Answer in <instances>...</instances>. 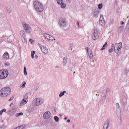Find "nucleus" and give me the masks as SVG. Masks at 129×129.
Segmentation results:
<instances>
[{
	"label": "nucleus",
	"mask_w": 129,
	"mask_h": 129,
	"mask_svg": "<svg viewBox=\"0 0 129 129\" xmlns=\"http://www.w3.org/2000/svg\"><path fill=\"white\" fill-rule=\"evenodd\" d=\"M112 48H114L115 53L119 56L121 52V48H122V43L121 42L116 43L115 44H112L111 46Z\"/></svg>",
	"instance_id": "obj_1"
},
{
	"label": "nucleus",
	"mask_w": 129,
	"mask_h": 129,
	"mask_svg": "<svg viewBox=\"0 0 129 129\" xmlns=\"http://www.w3.org/2000/svg\"><path fill=\"white\" fill-rule=\"evenodd\" d=\"M11 88L10 87H6L3 88L0 91V96L1 97H7L11 94Z\"/></svg>",
	"instance_id": "obj_2"
},
{
	"label": "nucleus",
	"mask_w": 129,
	"mask_h": 129,
	"mask_svg": "<svg viewBox=\"0 0 129 129\" xmlns=\"http://www.w3.org/2000/svg\"><path fill=\"white\" fill-rule=\"evenodd\" d=\"M34 7L35 10L39 13H42L44 11V8H43V5L40 2L38 1H34L33 3Z\"/></svg>",
	"instance_id": "obj_3"
},
{
	"label": "nucleus",
	"mask_w": 129,
	"mask_h": 129,
	"mask_svg": "<svg viewBox=\"0 0 129 129\" xmlns=\"http://www.w3.org/2000/svg\"><path fill=\"white\" fill-rule=\"evenodd\" d=\"M44 102V99L41 98H35L32 102V104L34 106H39V105H42Z\"/></svg>",
	"instance_id": "obj_4"
},
{
	"label": "nucleus",
	"mask_w": 129,
	"mask_h": 129,
	"mask_svg": "<svg viewBox=\"0 0 129 129\" xmlns=\"http://www.w3.org/2000/svg\"><path fill=\"white\" fill-rule=\"evenodd\" d=\"M58 25L61 28H65L68 25V22L66 20V18H60L59 20Z\"/></svg>",
	"instance_id": "obj_5"
},
{
	"label": "nucleus",
	"mask_w": 129,
	"mask_h": 129,
	"mask_svg": "<svg viewBox=\"0 0 129 129\" xmlns=\"http://www.w3.org/2000/svg\"><path fill=\"white\" fill-rule=\"evenodd\" d=\"M99 30L97 28H94V31L92 34V38L93 40H94V41H96V40H97L98 38H99Z\"/></svg>",
	"instance_id": "obj_6"
},
{
	"label": "nucleus",
	"mask_w": 129,
	"mask_h": 129,
	"mask_svg": "<svg viewBox=\"0 0 129 129\" xmlns=\"http://www.w3.org/2000/svg\"><path fill=\"white\" fill-rule=\"evenodd\" d=\"M9 76L7 70H0V79H5Z\"/></svg>",
	"instance_id": "obj_7"
},
{
	"label": "nucleus",
	"mask_w": 129,
	"mask_h": 129,
	"mask_svg": "<svg viewBox=\"0 0 129 129\" xmlns=\"http://www.w3.org/2000/svg\"><path fill=\"white\" fill-rule=\"evenodd\" d=\"M22 25L26 33H28V34H31V33H32V29L31 28V27H30V25H29V24L24 22L23 23Z\"/></svg>",
	"instance_id": "obj_8"
},
{
	"label": "nucleus",
	"mask_w": 129,
	"mask_h": 129,
	"mask_svg": "<svg viewBox=\"0 0 129 129\" xmlns=\"http://www.w3.org/2000/svg\"><path fill=\"white\" fill-rule=\"evenodd\" d=\"M116 111L117 116H121V109L120 108V106L119 103H116Z\"/></svg>",
	"instance_id": "obj_9"
},
{
	"label": "nucleus",
	"mask_w": 129,
	"mask_h": 129,
	"mask_svg": "<svg viewBox=\"0 0 129 129\" xmlns=\"http://www.w3.org/2000/svg\"><path fill=\"white\" fill-rule=\"evenodd\" d=\"M99 24L102 27H103L104 26H105V20H104V18H103V15H100Z\"/></svg>",
	"instance_id": "obj_10"
},
{
	"label": "nucleus",
	"mask_w": 129,
	"mask_h": 129,
	"mask_svg": "<svg viewBox=\"0 0 129 129\" xmlns=\"http://www.w3.org/2000/svg\"><path fill=\"white\" fill-rule=\"evenodd\" d=\"M51 116V112L50 111L45 112L43 114V118L45 119H48V118H50V116Z\"/></svg>",
	"instance_id": "obj_11"
},
{
	"label": "nucleus",
	"mask_w": 129,
	"mask_h": 129,
	"mask_svg": "<svg viewBox=\"0 0 129 129\" xmlns=\"http://www.w3.org/2000/svg\"><path fill=\"white\" fill-rule=\"evenodd\" d=\"M127 101V96H125L122 99H121L120 102L123 104V105H126Z\"/></svg>",
	"instance_id": "obj_12"
},
{
	"label": "nucleus",
	"mask_w": 129,
	"mask_h": 129,
	"mask_svg": "<svg viewBox=\"0 0 129 129\" xmlns=\"http://www.w3.org/2000/svg\"><path fill=\"white\" fill-rule=\"evenodd\" d=\"M86 50L88 54H89L90 59H92V58H93V53H92V51L91 50H88V47L86 48Z\"/></svg>",
	"instance_id": "obj_13"
},
{
	"label": "nucleus",
	"mask_w": 129,
	"mask_h": 129,
	"mask_svg": "<svg viewBox=\"0 0 129 129\" xmlns=\"http://www.w3.org/2000/svg\"><path fill=\"white\" fill-rule=\"evenodd\" d=\"M108 126H109V120H107L103 127V129H108Z\"/></svg>",
	"instance_id": "obj_14"
},
{
	"label": "nucleus",
	"mask_w": 129,
	"mask_h": 129,
	"mask_svg": "<svg viewBox=\"0 0 129 129\" xmlns=\"http://www.w3.org/2000/svg\"><path fill=\"white\" fill-rule=\"evenodd\" d=\"M93 15L95 18H97L99 16V10L98 9H96L93 12Z\"/></svg>",
	"instance_id": "obj_15"
},
{
	"label": "nucleus",
	"mask_w": 129,
	"mask_h": 129,
	"mask_svg": "<svg viewBox=\"0 0 129 129\" xmlns=\"http://www.w3.org/2000/svg\"><path fill=\"white\" fill-rule=\"evenodd\" d=\"M3 57L4 59H5V60H8V59L10 58V55L9 54V53H8V52H6L4 54Z\"/></svg>",
	"instance_id": "obj_16"
},
{
	"label": "nucleus",
	"mask_w": 129,
	"mask_h": 129,
	"mask_svg": "<svg viewBox=\"0 0 129 129\" xmlns=\"http://www.w3.org/2000/svg\"><path fill=\"white\" fill-rule=\"evenodd\" d=\"M41 50L44 54H48V49H47V47L43 46V48L41 49Z\"/></svg>",
	"instance_id": "obj_17"
},
{
	"label": "nucleus",
	"mask_w": 129,
	"mask_h": 129,
	"mask_svg": "<svg viewBox=\"0 0 129 129\" xmlns=\"http://www.w3.org/2000/svg\"><path fill=\"white\" fill-rule=\"evenodd\" d=\"M101 98V100L103 101V100H105V97H106V91H104L103 93H102Z\"/></svg>",
	"instance_id": "obj_18"
},
{
	"label": "nucleus",
	"mask_w": 129,
	"mask_h": 129,
	"mask_svg": "<svg viewBox=\"0 0 129 129\" xmlns=\"http://www.w3.org/2000/svg\"><path fill=\"white\" fill-rule=\"evenodd\" d=\"M124 28V26H120L118 29V34H121L122 32H123V28Z\"/></svg>",
	"instance_id": "obj_19"
},
{
	"label": "nucleus",
	"mask_w": 129,
	"mask_h": 129,
	"mask_svg": "<svg viewBox=\"0 0 129 129\" xmlns=\"http://www.w3.org/2000/svg\"><path fill=\"white\" fill-rule=\"evenodd\" d=\"M28 101L23 99L20 102V106H23V105H25V104H27Z\"/></svg>",
	"instance_id": "obj_20"
},
{
	"label": "nucleus",
	"mask_w": 129,
	"mask_h": 129,
	"mask_svg": "<svg viewBox=\"0 0 129 129\" xmlns=\"http://www.w3.org/2000/svg\"><path fill=\"white\" fill-rule=\"evenodd\" d=\"M67 61H68V58L67 57L64 56L63 59V64L64 66H66V65H67Z\"/></svg>",
	"instance_id": "obj_21"
},
{
	"label": "nucleus",
	"mask_w": 129,
	"mask_h": 129,
	"mask_svg": "<svg viewBox=\"0 0 129 129\" xmlns=\"http://www.w3.org/2000/svg\"><path fill=\"white\" fill-rule=\"evenodd\" d=\"M39 89V83L36 82L34 85V90L37 91Z\"/></svg>",
	"instance_id": "obj_22"
},
{
	"label": "nucleus",
	"mask_w": 129,
	"mask_h": 129,
	"mask_svg": "<svg viewBox=\"0 0 129 129\" xmlns=\"http://www.w3.org/2000/svg\"><path fill=\"white\" fill-rule=\"evenodd\" d=\"M20 34L21 36L22 37H26V34L25 33V31L23 30H21L20 32Z\"/></svg>",
	"instance_id": "obj_23"
},
{
	"label": "nucleus",
	"mask_w": 129,
	"mask_h": 129,
	"mask_svg": "<svg viewBox=\"0 0 129 129\" xmlns=\"http://www.w3.org/2000/svg\"><path fill=\"white\" fill-rule=\"evenodd\" d=\"M28 95H29V94L27 93L24 95V97L23 98V99L25 100L27 102L29 101V98H28Z\"/></svg>",
	"instance_id": "obj_24"
},
{
	"label": "nucleus",
	"mask_w": 129,
	"mask_h": 129,
	"mask_svg": "<svg viewBox=\"0 0 129 129\" xmlns=\"http://www.w3.org/2000/svg\"><path fill=\"white\" fill-rule=\"evenodd\" d=\"M22 40L24 44H27V38H26V36L22 37Z\"/></svg>",
	"instance_id": "obj_25"
},
{
	"label": "nucleus",
	"mask_w": 129,
	"mask_h": 129,
	"mask_svg": "<svg viewBox=\"0 0 129 129\" xmlns=\"http://www.w3.org/2000/svg\"><path fill=\"white\" fill-rule=\"evenodd\" d=\"M66 91H63V92H60L59 94V97H62V96H64V95L65 94V93H66Z\"/></svg>",
	"instance_id": "obj_26"
},
{
	"label": "nucleus",
	"mask_w": 129,
	"mask_h": 129,
	"mask_svg": "<svg viewBox=\"0 0 129 129\" xmlns=\"http://www.w3.org/2000/svg\"><path fill=\"white\" fill-rule=\"evenodd\" d=\"M60 5L61 9H65V8H66V4L63 2H62Z\"/></svg>",
	"instance_id": "obj_27"
},
{
	"label": "nucleus",
	"mask_w": 129,
	"mask_h": 129,
	"mask_svg": "<svg viewBox=\"0 0 129 129\" xmlns=\"http://www.w3.org/2000/svg\"><path fill=\"white\" fill-rule=\"evenodd\" d=\"M45 38H46V39H47V40H49L50 39V36L51 35H49L48 34L45 33L44 35Z\"/></svg>",
	"instance_id": "obj_28"
},
{
	"label": "nucleus",
	"mask_w": 129,
	"mask_h": 129,
	"mask_svg": "<svg viewBox=\"0 0 129 129\" xmlns=\"http://www.w3.org/2000/svg\"><path fill=\"white\" fill-rule=\"evenodd\" d=\"M23 128H25V125H20L19 126L14 128V129H23Z\"/></svg>",
	"instance_id": "obj_29"
},
{
	"label": "nucleus",
	"mask_w": 129,
	"mask_h": 129,
	"mask_svg": "<svg viewBox=\"0 0 129 129\" xmlns=\"http://www.w3.org/2000/svg\"><path fill=\"white\" fill-rule=\"evenodd\" d=\"M24 114V113L20 112V113H17L16 114V117H19V116H21V115H23Z\"/></svg>",
	"instance_id": "obj_30"
},
{
	"label": "nucleus",
	"mask_w": 129,
	"mask_h": 129,
	"mask_svg": "<svg viewBox=\"0 0 129 129\" xmlns=\"http://www.w3.org/2000/svg\"><path fill=\"white\" fill-rule=\"evenodd\" d=\"M36 53V51H31V57L32 58V59H34V58H35V54Z\"/></svg>",
	"instance_id": "obj_31"
},
{
	"label": "nucleus",
	"mask_w": 129,
	"mask_h": 129,
	"mask_svg": "<svg viewBox=\"0 0 129 129\" xmlns=\"http://www.w3.org/2000/svg\"><path fill=\"white\" fill-rule=\"evenodd\" d=\"M26 84H27V83L26 82H22V85L20 86L22 88H25V87L26 86Z\"/></svg>",
	"instance_id": "obj_32"
},
{
	"label": "nucleus",
	"mask_w": 129,
	"mask_h": 129,
	"mask_svg": "<svg viewBox=\"0 0 129 129\" xmlns=\"http://www.w3.org/2000/svg\"><path fill=\"white\" fill-rule=\"evenodd\" d=\"M6 10H7V13H8V14H11V13H12L11 8H10L9 7H6Z\"/></svg>",
	"instance_id": "obj_33"
},
{
	"label": "nucleus",
	"mask_w": 129,
	"mask_h": 129,
	"mask_svg": "<svg viewBox=\"0 0 129 129\" xmlns=\"http://www.w3.org/2000/svg\"><path fill=\"white\" fill-rule=\"evenodd\" d=\"M54 119L56 122H58V121H59V117L57 116H55L54 117Z\"/></svg>",
	"instance_id": "obj_34"
},
{
	"label": "nucleus",
	"mask_w": 129,
	"mask_h": 129,
	"mask_svg": "<svg viewBox=\"0 0 129 129\" xmlns=\"http://www.w3.org/2000/svg\"><path fill=\"white\" fill-rule=\"evenodd\" d=\"M24 75L25 76L28 75V73H27V68H26V67H24Z\"/></svg>",
	"instance_id": "obj_35"
},
{
	"label": "nucleus",
	"mask_w": 129,
	"mask_h": 129,
	"mask_svg": "<svg viewBox=\"0 0 129 129\" xmlns=\"http://www.w3.org/2000/svg\"><path fill=\"white\" fill-rule=\"evenodd\" d=\"M103 7V5L102 4H100L98 5V8L99 10H101Z\"/></svg>",
	"instance_id": "obj_36"
},
{
	"label": "nucleus",
	"mask_w": 129,
	"mask_h": 129,
	"mask_svg": "<svg viewBox=\"0 0 129 129\" xmlns=\"http://www.w3.org/2000/svg\"><path fill=\"white\" fill-rule=\"evenodd\" d=\"M125 30H127V31L128 32V30H129V20L128 21L127 25L126 26Z\"/></svg>",
	"instance_id": "obj_37"
},
{
	"label": "nucleus",
	"mask_w": 129,
	"mask_h": 129,
	"mask_svg": "<svg viewBox=\"0 0 129 129\" xmlns=\"http://www.w3.org/2000/svg\"><path fill=\"white\" fill-rule=\"evenodd\" d=\"M113 51H114V48L112 47L111 48H110V49H109V53H112V52H113Z\"/></svg>",
	"instance_id": "obj_38"
},
{
	"label": "nucleus",
	"mask_w": 129,
	"mask_h": 129,
	"mask_svg": "<svg viewBox=\"0 0 129 129\" xmlns=\"http://www.w3.org/2000/svg\"><path fill=\"white\" fill-rule=\"evenodd\" d=\"M57 3L58 5H60L63 3V0H57Z\"/></svg>",
	"instance_id": "obj_39"
},
{
	"label": "nucleus",
	"mask_w": 129,
	"mask_h": 129,
	"mask_svg": "<svg viewBox=\"0 0 129 129\" xmlns=\"http://www.w3.org/2000/svg\"><path fill=\"white\" fill-rule=\"evenodd\" d=\"M49 40H51V41H53V40H55V38H54L53 36H51L50 35V36L49 37Z\"/></svg>",
	"instance_id": "obj_40"
},
{
	"label": "nucleus",
	"mask_w": 129,
	"mask_h": 129,
	"mask_svg": "<svg viewBox=\"0 0 129 129\" xmlns=\"http://www.w3.org/2000/svg\"><path fill=\"white\" fill-rule=\"evenodd\" d=\"M72 47H73V43L70 44V49H71V51H72Z\"/></svg>",
	"instance_id": "obj_41"
},
{
	"label": "nucleus",
	"mask_w": 129,
	"mask_h": 129,
	"mask_svg": "<svg viewBox=\"0 0 129 129\" xmlns=\"http://www.w3.org/2000/svg\"><path fill=\"white\" fill-rule=\"evenodd\" d=\"M38 45L40 50L43 48V47H44V46H43V45H42V44H41L40 43H38Z\"/></svg>",
	"instance_id": "obj_42"
},
{
	"label": "nucleus",
	"mask_w": 129,
	"mask_h": 129,
	"mask_svg": "<svg viewBox=\"0 0 129 129\" xmlns=\"http://www.w3.org/2000/svg\"><path fill=\"white\" fill-rule=\"evenodd\" d=\"M12 112L11 110H9V111L8 112L9 114H10V115H14V113H11Z\"/></svg>",
	"instance_id": "obj_43"
},
{
	"label": "nucleus",
	"mask_w": 129,
	"mask_h": 129,
	"mask_svg": "<svg viewBox=\"0 0 129 129\" xmlns=\"http://www.w3.org/2000/svg\"><path fill=\"white\" fill-rule=\"evenodd\" d=\"M105 46H106V45H105V44H104V45H103L102 48L101 49V51H102V50H104V49H105Z\"/></svg>",
	"instance_id": "obj_44"
},
{
	"label": "nucleus",
	"mask_w": 129,
	"mask_h": 129,
	"mask_svg": "<svg viewBox=\"0 0 129 129\" xmlns=\"http://www.w3.org/2000/svg\"><path fill=\"white\" fill-rule=\"evenodd\" d=\"M1 111H2V113H4V112H6V111H7V109L6 108L3 109L1 110Z\"/></svg>",
	"instance_id": "obj_45"
},
{
	"label": "nucleus",
	"mask_w": 129,
	"mask_h": 129,
	"mask_svg": "<svg viewBox=\"0 0 129 129\" xmlns=\"http://www.w3.org/2000/svg\"><path fill=\"white\" fill-rule=\"evenodd\" d=\"M29 42H30V43L31 44H33V43H34V40L32 39H29Z\"/></svg>",
	"instance_id": "obj_46"
},
{
	"label": "nucleus",
	"mask_w": 129,
	"mask_h": 129,
	"mask_svg": "<svg viewBox=\"0 0 129 129\" xmlns=\"http://www.w3.org/2000/svg\"><path fill=\"white\" fill-rule=\"evenodd\" d=\"M14 99V97H11L9 99V101H12Z\"/></svg>",
	"instance_id": "obj_47"
},
{
	"label": "nucleus",
	"mask_w": 129,
	"mask_h": 129,
	"mask_svg": "<svg viewBox=\"0 0 129 129\" xmlns=\"http://www.w3.org/2000/svg\"><path fill=\"white\" fill-rule=\"evenodd\" d=\"M67 3H68L69 4H70L71 3V0H66Z\"/></svg>",
	"instance_id": "obj_48"
},
{
	"label": "nucleus",
	"mask_w": 129,
	"mask_h": 129,
	"mask_svg": "<svg viewBox=\"0 0 129 129\" xmlns=\"http://www.w3.org/2000/svg\"><path fill=\"white\" fill-rule=\"evenodd\" d=\"M55 68H56V69H60V67H59V66H55Z\"/></svg>",
	"instance_id": "obj_49"
},
{
	"label": "nucleus",
	"mask_w": 129,
	"mask_h": 129,
	"mask_svg": "<svg viewBox=\"0 0 129 129\" xmlns=\"http://www.w3.org/2000/svg\"><path fill=\"white\" fill-rule=\"evenodd\" d=\"M0 115H3V112L2 110L0 111Z\"/></svg>",
	"instance_id": "obj_50"
},
{
	"label": "nucleus",
	"mask_w": 129,
	"mask_h": 129,
	"mask_svg": "<svg viewBox=\"0 0 129 129\" xmlns=\"http://www.w3.org/2000/svg\"><path fill=\"white\" fill-rule=\"evenodd\" d=\"M70 121H71V120L70 119H68L67 120V122H70Z\"/></svg>",
	"instance_id": "obj_51"
},
{
	"label": "nucleus",
	"mask_w": 129,
	"mask_h": 129,
	"mask_svg": "<svg viewBox=\"0 0 129 129\" xmlns=\"http://www.w3.org/2000/svg\"><path fill=\"white\" fill-rule=\"evenodd\" d=\"M114 22V21L113 20H112L111 21V24H113Z\"/></svg>",
	"instance_id": "obj_52"
},
{
	"label": "nucleus",
	"mask_w": 129,
	"mask_h": 129,
	"mask_svg": "<svg viewBox=\"0 0 129 129\" xmlns=\"http://www.w3.org/2000/svg\"><path fill=\"white\" fill-rule=\"evenodd\" d=\"M77 25L78 27L79 28V22H77Z\"/></svg>",
	"instance_id": "obj_53"
},
{
	"label": "nucleus",
	"mask_w": 129,
	"mask_h": 129,
	"mask_svg": "<svg viewBox=\"0 0 129 129\" xmlns=\"http://www.w3.org/2000/svg\"><path fill=\"white\" fill-rule=\"evenodd\" d=\"M5 127L6 126L3 125L2 127H0V129L3 128V127L5 128Z\"/></svg>",
	"instance_id": "obj_54"
},
{
	"label": "nucleus",
	"mask_w": 129,
	"mask_h": 129,
	"mask_svg": "<svg viewBox=\"0 0 129 129\" xmlns=\"http://www.w3.org/2000/svg\"><path fill=\"white\" fill-rule=\"evenodd\" d=\"M35 58H36V59H38V55H35Z\"/></svg>",
	"instance_id": "obj_55"
},
{
	"label": "nucleus",
	"mask_w": 129,
	"mask_h": 129,
	"mask_svg": "<svg viewBox=\"0 0 129 129\" xmlns=\"http://www.w3.org/2000/svg\"><path fill=\"white\" fill-rule=\"evenodd\" d=\"M121 25H124V22H123V21L121 22Z\"/></svg>",
	"instance_id": "obj_56"
},
{
	"label": "nucleus",
	"mask_w": 129,
	"mask_h": 129,
	"mask_svg": "<svg viewBox=\"0 0 129 129\" xmlns=\"http://www.w3.org/2000/svg\"><path fill=\"white\" fill-rule=\"evenodd\" d=\"M104 45L106 46V45H107V42H106L105 43Z\"/></svg>",
	"instance_id": "obj_57"
},
{
	"label": "nucleus",
	"mask_w": 129,
	"mask_h": 129,
	"mask_svg": "<svg viewBox=\"0 0 129 129\" xmlns=\"http://www.w3.org/2000/svg\"><path fill=\"white\" fill-rule=\"evenodd\" d=\"M64 119H67V117H64Z\"/></svg>",
	"instance_id": "obj_58"
},
{
	"label": "nucleus",
	"mask_w": 129,
	"mask_h": 129,
	"mask_svg": "<svg viewBox=\"0 0 129 129\" xmlns=\"http://www.w3.org/2000/svg\"><path fill=\"white\" fill-rule=\"evenodd\" d=\"M72 67H73V66H74L73 64H72Z\"/></svg>",
	"instance_id": "obj_59"
},
{
	"label": "nucleus",
	"mask_w": 129,
	"mask_h": 129,
	"mask_svg": "<svg viewBox=\"0 0 129 129\" xmlns=\"http://www.w3.org/2000/svg\"><path fill=\"white\" fill-rule=\"evenodd\" d=\"M73 74H75V72H74L73 73Z\"/></svg>",
	"instance_id": "obj_60"
},
{
	"label": "nucleus",
	"mask_w": 129,
	"mask_h": 129,
	"mask_svg": "<svg viewBox=\"0 0 129 129\" xmlns=\"http://www.w3.org/2000/svg\"><path fill=\"white\" fill-rule=\"evenodd\" d=\"M123 2H125V0H123Z\"/></svg>",
	"instance_id": "obj_61"
},
{
	"label": "nucleus",
	"mask_w": 129,
	"mask_h": 129,
	"mask_svg": "<svg viewBox=\"0 0 129 129\" xmlns=\"http://www.w3.org/2000/svg\"><path fill=\"white\" fill-rule=\"evenodd\" d=\"M96 95L97 96V95H98V94H97Z\"/></svg>",
	"instance_id": "obj_62"
}]
</instances>
